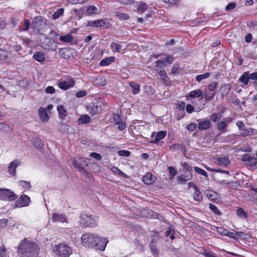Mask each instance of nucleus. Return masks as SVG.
<instances>
[{
  "label": "nucleus",
  "mask_w": 257,
  "mask_h": 257,
  "mask_svg": "<svg viewBox=\"0 0 257 257\" xmlns=\"http://www.w3.org/2000/svg\"><path fill=\"white\" fill-rule=\"evenodd\" d=\"M39 248L37 244L27 239H24L19 245L18 251L20 253L29 257L38 254Z\"/></svg>",
  "instance_id": "f257e3e1"
},
{
  "label": "nucleus",
  "mask_w": 257,
  "mask_h": 257,
  "mask_svg": "<svg viewBox=\"0 0 257 257\" xmlns=\"http://www.w3.org/2000/svg\"><path fill=\"white\" fill-rule=\"evenodd\" d=\"M98 218L95 215L82 214L80 216V224L83 227H93L97 225Z\"/></svg>",
  "instance_id": "f03ea898"
},
{
  "label": "nucleus",
  "mask_w": 257,
  "mask_h": 257,
  "mask_svg": "<svg viewBox=\"0 0 257 257\" xmlns=\"http://www.w3.org/2000/svg\"><path fill=\"white\" fill-rule=\"evenodd\" d=\"M239 81L244 85L252 84L254 87L257 86V72L249 73V72H244L239 78Z\"/></svg>",
  "instance_id": "7ed1b4c3"
},
{
  "label": "nucleus",
  "mask_w": 257,
  "mask_h": 257,
  "mask_svg": "<svg viewBox=\"0 0 257 257\" xmlns=\"http://www.w3.org/2000/svg\"><path fill=\"white\" fill-rule=\"evenodd\" d=\"M53 250L58 257H69L72 253L71 247L63 243L54 245Z\"/></svg>",
  "instance_id": "20e7f679"
},
{
  "label": "nucleus",
  "mask_w": 257,
  "mask_h": 257,
  "mask_svg": "<svg viewBox=\"0 0 257 257\" xmlns=\"http://www.w3.org/2000/svg\"><path fill=\"white\" fill-rule=\"evenodd\" d=\"M96 235L90 233H85L82 234L81 236V243L86 247H93L95 245V241Z\"/></svg>",
  "instance_id": "39448f33"
},
{
  "label": "nucleus",
  "mask_w": 257,
  "mask_h": 257,
  "mask_svg": "<svg viewBox=\"0 0 257 257\" xmlns=\"http://www.w3.org/2000/svg\"><path fill=\"white\" fill-rule=\"evenodd\" d=\"M16 198V195L9 189H0V200L13 201Z\"/></svg>",
  "instance_id": "423d86ee"
},
{
  "label": "nucleus",
  "mask_w": 257,
  "mask_h": 257,
  "mask_svg": "<svg viewBox=\"0 0 257 257\" xmlns=\"http://www.w3.org/2000/svg\"><path fill=\"white\" fill-rule=\"evenodd\" d=\"M94 240L96 244L94 245L93 247H95L97 249L100 250H104L105 249L106 244L108 242L106 238L100 237L96 235Z\"/></svg>",
  "instance_id": "0eeeda50"
},
{
  "label": "nucleus",
  "mask_w": 257,
  "mask_h": 257,
  "mask_svg": "<svg viewBox=\"0 0 257 257\" xmlns=\"http://www.w3.org/2000/svg\"><path fill=\"white\" fill-rule=\"evenodd\" d=\"M243 162H246L250 166H254L257 164V152L255 156H250L249 154H245L242 158Z\"/></svg>",
  "instance_id": "6e6552de"
},
{
  "label": "nucleus",
  "mask_w": 257,
  "mask_h": 257,
  "mask_svg": "<svg viewBox=\"0 0 257 257\" xmlns=\"http://www.w3.org/2000/svg\"><path fill=\"white\" fill-rule=\"evenodd\" d=\"M82 158H78L77 159H75L72 161V164L74 168H76L79 171L81 172L82 174H86L87 171L83 167V165H82L81 161Z\"/></svg>",
  "instance_id": "1a4fd4ad"
},
{
  "label": "nucleus",
  "mask_w": 257,
  "mask_h": 257,
  "mask_svg": "<svg viewBox=\"0 0 257 257\" xmlns=\"http://www.w3.org/2000/svg\"><path fill=\"white\" fill-rule=\"evenodd\" d=\"M192 175L190 172L184 171V174L178 176L177 178L178 182L180 184H183L192 179Z\"/></svg>",
  "instance_id": "9d476101"
},
{
  "label": "nucleus",
  "mask_w": 257,
  "mask_h": 257,
  "mask_svg": "<svg viewBox=\"0 0 257 257\" xmlns=\"http://www.w3.org/2000/svg\"><path fill=\"white\" fill-rule=\"evenodd\" d=\"M52 219L54 222H67V219L63 214L54 213L52 215Z\"/></svg>",
  "instance_id": "9b49d317"
},
{
  "label": "nucleus",
  "mask_w": 257,
  "mask_h": 257,
  "mask_svg": "<svg viewBox=\"0 0 257 257\" xmlns=\"http://www.w3.org/2000/svg\"><path fill=\"white\" fill-rule=\"evenodd\" d=\"M20 164V162L18 160H14L10 163L8 166V171L9 173L14 176L16 175V169Z\"/></svg>",
  "instance_id": "f8f14e48"
},
{
  "label": "nucleus",
  "mask_w": 257,
  "mask_h": 257,
  "mask_svg": "<svg viewBox=\"0 0 257 257\" xmlns=\"http://www.w3.org/2000/svg\"><path fill=\"white\" fill-rule=\"evenodd\" d=\"M143 181L147 185L152 184L156 180V177L150 173H147L142 178Z\"/></svg>",
  "instance_id": "ddd939ff"
},
{
  "label": "nucleus",
  "mask_w": 257,
  "mask_h": 257,
  "mask_svg": "<svg viewBox=\"0 0 257 257\" xmlns=\"http://www.w3.org/2000/svg\"><path fill=\"white\" fill-rule=\"evenodd\" d=\"M74 85V81L72 80H69L68 81H63L59 83V87L63 90H67L69 88L73 87Z\"/></svg>",
  "instance_id": "4468645a"
},
{
  "label": "nucleus",
  "mask_w": 257,
  "mask_h": 257,
  "mask_svg": "<svg viewBox=\"0 0 257 257\" xmlns=\"http://www.w3.org/2000/svg\"><path fill=\"white\" fill-rule=\"evenodd\" d=\"M231 119L229 117H227L224 119L223 121L219 122L217 124V128L220 131H225L227 127V124L231 122Z\"/></svg>",
  "instance_id": "2eb2a0df"
},
{
  "label": "nucleus",
  "mask_w": 257,
  "mask_h": 257,
  "mask_svg": "<svg viewBox=\"0 0 257 257\" xmlns=\"http://www.w3.org/2000/svg\"><path fill=\"white\" fill-rule=\"evenodd\" d=\"M30 201V197L26 195H23L18 200V202L20 204V207L28 206Z\"/></svg>",
  "instance_id": "dca6fc26"
},
{
  "label": "nucleus",
  "mask_w": 257,
  "mask_h": 257,
  "mask_svg": "<svg viewBox=\"0 0 257 257\" xmlns=\"http://www.w3.org/2000/svg\"><path fill=\"white\" fill-rule=\"evenodd\" d=\"M88 25L89 26H93L96 27H103L105 25V22L104 20H96L93 21H90L88 23Z\"/></svg>",
  "instance_id": "f3484780"
},
{
  "label": "nucleus",
  "mask_w": 257,
  "mask_h": 257,
  "mask_svg": "<svg viewBox=\"0 0 257 257\" xmlns=\"http://www.w3.org/2000/svg\"><path fill=\"white\" fill-rule=\"evenodd\" d=\"M39 114L40 119L43 121H47L49 118V117L46 112V109L42 107L39 108Z\"/></svg>",
  "instance_id": "a211bd4d"
},
{
  "label": "nucleus",
  "mask_w": 257,
  "mask_h": 257,
  "mask_svg": "<svg viewBox=\"0 0 257 257\" xmlns=\"http://www.w3.org/2000/svg\"><path fill=\"white\" fill-rule=\"evenodd\" d=\"M42 17L41 16H38L35 17L31 24V27L35 29H38L40 25L42 23Z\"/></svg>",
  "instance_id": "6ab92c4d"
},
{
  "label": "nucleus",
  "mask_w": 257,
  "mask_h": 257,
  "mask_svg": "<svg viewBox=\"0 0 257 257\" xmlns=\"http://www.w3.org/2000/svg\"><path fill=\"white\" fill-rule=\"evenodd\" d=\"M31 142L33 146L38 149H40L43 147L42 140L38 137L33 138Z\"/></svg>",
  "instance_id": "aec40b11"
},
{
  "label": "nucleus",
  "mask_w": 257,
  "mask_h": 257,
  "mask_svg": "<svg viewBox=\"0 0 257 257\" xmlns=\"http://www.w3.org/2000/svg\"><path fill=\"white\" fill-rule=\"evenodd\" d=\"M210 121L209 120H204L200 122L198 124V128L200 130H205L210 126Z\"/></svg>",
  "instance_id": "412c9836"
},
{
  "label": "nucleus",
  "mask_w": 257,
  "mask_h": 257,
  "mask_svg": "<svg viewBox=\"0 0 257 257\" xmlns=\"http://www.w3.org/2000/svg\"><path fill=\"white\" fill-rule=\"evenodd\" d=\"M114 57H109L102 59L99 63V65L101 66H107L114 60Z\"/></svg>",
  "instance_id": "4be33fe9"
},
{
  "label": "nucleus",
  "mask_w": 257,
  "mask_h": 257,
  "mask_svg": "<svg viewBox=\"0 0 257 257\" xmlns=\"http://www.w3.org/2000/svg\"><path fill=\"white\" fill-rule=\"evenodd\" d=\"M99 11L98 8L94 6H89L86 10V13L89 15L97 14L99 13Z\"/></svg>",
  "instance_id": "5701e85b"
},
{
  "label": "nucleus",
  "mask_w": 257,
  "mask_h": 257,
  "mask_svg": "<svg viewBox=\"0 0 257 257\" xmlns=\"http://www.w3.org/2000/svg\"><path fill=\"white\" fill-rule=\"evenodd\" d=\"M204 94L205 100L206 101L212 100L215 95V92H211L207 90V89L204 90Z\"/></svg>",
  "instance_id": "b1692460"
},
{
  "label": "nucleus",
  "mask_w": 257,
  "mask_h": 257,
  "mask_svg": "<svg viewBox=\"0 0 257 257\" xmlns=\"http://www.w3.org/2000/svg\"><path fill=\"white\" fill-rule=\"evenodd\" d=\"M34 58L38 62H43L45 60V54L42 52H37L35 53Z\"/></svg>",
  "instance_id": "393cba45"
},
{
  "label": "nucleus",
  "mask_w": 257,
  "mask_h": 257,
  "mask_svg": "<svg viewBox=\"0 0 257 257\" xmlns=\"http://www.w3.org/2000/svg\"><path fill=\"white\" fill-rule=\"evenodd\" d=\"M110 47L113 52L119 53L120 50L122 48V46L119 44L115 42H112L110 44Z\"/></svg>",
  "instance_id": "a878e982"
},
{
  "label": "nucleus",
  "mask_w": 257,
  "mask_h": 257,
  "mask_svg": "<svg viewBox=\"0 0 257 257\" xmlns=\"http://www.w3.org/2000/svg\"><path fill=\"white\" fill-rule=\"evenodd\" d=\"M130 85L132 88V92L134 94H138L140 91V85L134 82L130 83Z\"/></svg>",
  "instance_id": "bb28decb"
},
{
  "label": "nucleus",
  "mask_w": 257,
  "mask_h": 257,
  "mask_svg": "<svg viewBox=\"0 0 257 257\" xmlns=\"http://www.w3.org/2000/svg\"><path fill=\"white\" fill-rule=\"evenodd\" d=\"M99 102H96L94 104H93L91 106V109L90 110V113L92 115H94L96 114L98 110H99V107L100 106Z\"/></svg>",
  "instance_id": "cd10ccee"
},
{
  "label": "nucleus",
  "mask_w": 257,
  "mask_h": 257,
  "mask_svg": "<svg viewBox=\"0 0 257 257\" xmlns=\"http://www.w3.org/2000/svg\"><path fill=\"white\" fill-rule=\"evenodd\" d=\"M148 8L149 6L147 4L140 2L138 4L137 10L139 12L143 13L148 10Z\"/></svg>",
  "instance_id": "c85d7f7f"
},
{
  "label": "nucleus",
  "mask_w": 257,
  "mask_h": 257,
  "mask_svg": "<svg viewBox=\"0 0 257 257\" xmlns=\"http://www.w3.org/2000/svg\"><path fill=\"white\" fill-rule=\"evenodd\" d=\"M59 40L66 43H71L73 40V37L71 34L62 36L59 37Z\"/></svg>",
  "instance_id": "c756f323"
},
{
  "label": "nucleus",
  "mask_w": 257,
  "mask_h": 257,
  "mask_svg": "<svg viewBox=\"0 0 257 257\" xmlns=\"http://www.w3.org/2000/svg\"><path fill=\"white\" fill-rule=\"evenodd\" d=\"M231 87L229 84H224L220 89V92L223 95H226L228 93Z\"/></svg>",
  "instance_id": "7c9ffc66"
},
{
  "label": "nucleus",
  "mask_w": 257,
  "mask_h": 257,
  "mask_svg": "<svg viewBox=\"0 0 257 257\" xmlns=\"http://www.w3.org/2000/svg\"><path fill=\"white\" fill-rule=\"evenodd\" d=\"M202 91L200 89H196L191 91L189 96L191 98H196L202 96Z\"/></svg>",
  "instance_id": "2f4dec72"
},
{
  "label": "nucleus",
  "mask_w": 257,
  "mask_h": 257,
  "mask_svg": "<svg viewBox=\"0 0 257 257\" xmlns=\"http://www.w3.org/2000/svg\"><path fill=\"white\" fill-rule=\"evenodd\" d=\"M166 134L167 133L166 131H160L158 132L156 136L154 143H156L164 139L166 136Z\"/></svg>",
  "instance_id": "473e14b6"
},
{
  "label": "nucleus",
  "mask_w": 257,
  "mask_h": 257,
  "mask_svg": "<svg viewBox=\"0 0 257 257\" xmlns=\"http://www.w3.org/2000/svg\"><path fill=\"white\" fill-rule=\"evenodd\" d=\"M194 199L197 201H200L202 200V196L200 191L198 188L197 189H194V192L193 194Z\"/></svg>",
  "instance_id": "72a5a7b5"
},
{
  "label": "nucleus",
  "mask_w": 257,
  "mask_h": 257,
  "mask_svg": "<svg viewBox=\"0 0 257 257\" xmlns=\"http://www.w3.org/2000/svg\"><path fill=\"white\" fill-rule=\"evenodd\" d=\"M9 52L6 50L0 49V60H5L9 57Z\"/></svg>",
  "instance_id": "f704fd0d"
},
{
  "label": "nucleus",
  "mask_w": 257,
  "mask_h": 257,
  "mask_svg": "<svg viewBox=\"0 0 257 257\" xmlns=\"http://www.w3.org/2000/svg\"><path fill=\"white\" fill-rule=\"evenodd\" d=\"M115 16L120 20H128L130 18L127 14L122 13L118 12H115Z\"/></svg>",
  "instance_id": "c9c22d12"
},
{
  "label": "nucleus",
  "mask_w": 257,
  "mask_h": 257,
  "mask_svg": "<svg viewBox=\"0 0 257 257\" xmlns=\"http://www.w3.org/2000/svg\"><path fill=\"white\" fill-rule=\"evenodd\" d=\"M217 163L220 166H226L229 163V161L225 158H219L217 159Z\"/></svg>",
  "instance_id": "e433bc0d"
},
{
  "label": "nucleus",
  "mask_w": 257,
  "mask_h": 257,
  "mask_svg": "<svg viewBox=\"0 0 257 257\" xmlns=\"http://www.w3.org/2000/svg\"><path fill=\"white\" fill-rule=\"evenodd\" d=\"M69 52V49L66 48H61L59 50V54L61 56H62L64 58H68L69 55L67 54V53Z\"/></svg>",
  "instance_id": "4c0bfd02"
},
{
  "label": "nucleus",
  "mask_w": 257,
  "mask_h": 257,
  "mask_svg": "<svg viewBox=\"0 0 257 257\" xmlns=\"http://www.w3.org/2000/svg\"><path fill=\"white\" fill-rule=\"evenodd\" d=\"M209 207L211 210H212L215 214L217 215H221L222 214L221 212L217 208V207L212 204L210 203Z\"/></svg>",
  "instance_id": "58836bf2"
},
{
  "label": "nucleus",
  "mask_w": 257,
  "mask_h": 257,
  "mask_svg": "<svg viewBox=\"0 0 257 257\" xmlns=\"http://www.w3.org/2000/svg\"><path fill=\"white\" fill-rule=\"evenodd\" d=\"M237 215L241 218H246L247 217V213L241 208H238L236 211Z\"/></svg>",
  "instance_id": "ea45409f"
},
{
  "label": "nucleus",
  "mask_w": 257,
  "mask_h": 257,
  "mask_svg": "<svg viewBox=\"0 0 257 257\" xmlns=\"http://www.w3.org/2000/svg\"><path fill=\"white\" fill-rule=\"evenodd\" d=\"M63 13L64 9L62 8L59 9L53 14L52 16L53 19L54 20L58 19L61 15H63Z\"/></svg>",
  "instance_id": "a19ab883"
},
{
  "label": "nucleus",
  "mask_w": 257,
  "mask_h": 257,
  "mask_svg": "<svg viewBox=\"0 0 257 257\" xmlns=\"http://www.w3.org/2000/svg\"><path fill=\"white\" fill-rule=\"evenodd\" d=\"M90 118L88 115H82L79 118V122L81 123H86L89 121Z\"/></svg>",
  "instance_id": "79ce46f5"
},
{
  "label": "nucleus",
  "mask_w": 257,
  "mask_h": 257,
  "mask_svg": "<svg viewBox=\"0 0 257 257\" xmlns=\"http://www.w3.org/2000/svg\"><path fill=\"white\" fill-rule=\"evenodd\" d=\"M209 76H210V73L206 72L203 74H200V75H197L196 77V80L197 81L200 82L203 79L207 78L208 77H209Z\"/></svg>",
  "instance_id": "37998d69"
},
{
  "label": "nucleus",
  "mask_w": 257,
  "mask_h": 257,
  "mask_svg": "<svg viewBox=\"0 0 257 257\" xmlns=\"http://www.w3.org/2000/svg\"><path fill=\"white\" fill-rule=\"evenodd\" d=\"M217 85L218 83L217 82H212L208 84L207 90L211 92H214V90L216 88Z\"/></svg>",
  "instance_id": "c03bdc74"
},
{
  "label": "nucleus",
  "mask_w": 257,
  "mask_h": 257,
  "mask_svg": "<svg viewBox=\"0 0 257 257\" xmlns=\"http://www.w3.org/2000/svg\"><path fill=\"white\" fill-rule=\"evenodd\" d=\"M204 194L208 198L211 199H214L215 197V192L212 190H206Z\"/></svg>",
  "instance_id": "a18cd8bd"
},
{
  "label": "nucleus",
  "mask_w": 257,
  "mask_h": 257,
  "mask_svg": "<svg viewBox=\"0 0 257 257\" xmlns=\"http://www.w3.org/2000/svg\"><path fill=\"white\" fill-rule=\"evenodd\" d=\"M112 120L114 123L117 125L121 121V118L118 114L115 113L113 114Z\"/></svg>",
  "instance_id": "49530a36"
},
{
  "label": "nucleus",
  "mask_w": 257,
  "mask_h": 257,
  "mask_svg": "<svg viewBox=\"0 0 257 257\" xmlns=\"http://www.w3.org/2000/svg\"><path fill=\"white\" fill-rule=\"evenodd\" d=\"M19 184L20 186H22L24 189L28 190L29 189L31 186L30 182L25 181H20L19 182Z\"/></svg>",
  "instance_id": "de8ad7c7"
},
{
  "label": "nucleus",
  "mask_w": 257,
  "mask_h": 257,
  "mask_svg": "<svg viewBox=\"0 0 257 257\" xmlns=\"http://www.w3.org/2000/svg\"><path fill=\"white\" fill-rule=\"evenodd\" d=\"M194 169V171L197 173L202 175L203 176H204L206 177H207L208 176L207 173L205 170H204L199 167H195Z\"/></svg>",
  "instance_id": "09e8293b"
},
{
  "label": "nucleus",
  "mask_w": 257,
  "mask_h": 257,
  "mask_svg": "<svg viewBox=\"0 0 257 257\" xmlns=\"http://www.w3.org/2000/svg\"><path fill=\"white\" fill-rule=\"evenodd\" d=\"M169 172L170 174L171 179H172L176 176L177 171L174 167L170 166L168 168Z\"/></svg>",
  "instance_id": "8fccbe9b"
},
{
  "label": "nucleus",
  "mask_w": 257,
  "mask_h": 257,
  "mask_svg": "<svg viewBox=\"0 0 257 257\" xmlns=\"http://www.w3.org/2000/svg\"><path fill=\"white\" fill-rule=\"evenodd\" d=\"M167 55V57L165 58V59L164 60H163L164 61H165V66L167 64H172L174 61V58L172 56L168 55Z\"/></svg>",
  "instance_id": "3c124183"
},
{
  "label": "nucleus",
  "mask_w": 257,
  "mask_h": 257,
  "mask_svg": "<svg viewBox=\"0 0 257 257\" xmlns=\"http://www.w3.org/2000/svg\"><path fill=\"white\" fill-rule=\"evenodd\" d=\"M130 152L126 150H120L118 152V155L120 156L128 157L130 156Z\"/></svg>",
  "instance_id": "603ef678"
},
{
  "label": "nucleus",
  "mask_w": 257,
  "mask_h": 257,
  "mask_svg": "<svg viewBox=\"0 0 257 257\" xmlns=\"http://www.w3.org/2000/svg\"><path fill=\"white\" fill-rule=\"evenodd\" d=\"M90 156L97 161H100L102 159V157L99 154L95 152L90 153Z\"/></svg>",
  "instance_id": "864d4df0"
},
{
  "label": "nucleus",
  "mask_w": 257,
  "mask_h": 257,
  "mask_svg": "<svg viewBox=\"0 0 257 257\" xmlns=\"http://www.w3.org/2000/svg\"><path fill=\"white\" fill-rule=\"evenodd\" d=\"M111 171L115 173H116L117 174H119L121 176L125 177L126 176V174L124 173L123 172H121L118 168L115 167H113L111 168Z\"/></svg>",
  "instance_id": "5fc2aeb1"
},
{
  "label": "nucleus",
  "mask_w": 257,
  "mask_h": 257,
  "mask_svg": "<svg viewBox=\"0 0 257 257\" xmlns=\"http://www.w3.org/2000/svg\"><path fill=\"white\" fill-rule=\"evenodd\" d=\"M10 129V126L4 122H0V130L3 131H8Z\"/></svg>",
  "instance_id": "6e6d98bb"
},
{
  "label": "nucleus",
  "mask_w": 257,
  "mask_h": 257,
  "mask_svg": "<svg viewBox=\"0 0 257 257\" xmlns=\"http://www.w3.org/2000/svg\"><path fill=\"white\" fill-rule=\"evenodd\" d=\"M236 7V4L234 2L229 3L225 8L226 11H230L234 9Z\"/></svg>",
  "instance_id": "4d7b16f0"
},
{
  "label": "nucleus",
  "mask_w": 257,
  "mask_h": 257,
  "mask_svg": "<svg viewBox=\"0 0 257 257\" xmlns=\"http://www.w3.org/2000/svg\"><path fill=\"white\" fill-rule=\"evenodd\" d=\"M197 127V125L194 123H190L187 126V130L189 131L193 132L195 130Z\"/></svg>",
  "instance_id": "13d9d810"
},
{
  "label": "nucleus",
  "mask_w": 257,
  "mask_h": 257,
  "mask_svg": "<svg viewBox=\"0 0 257 257\" xmlns=\"http://www.w3.org/2000/svg\"><path fill=\"white\" fill-rule=\"evenodd\" d=\"M156 70L161 77L167 75L165 69L162 67L158 68Z\"/></svg>",
  "instance_id": "bf43d9fd"
},
{
  "label": "nucleus",
  "mask_w": 257,
  "mask_h": 257,
  "mask_svg": "<svg viewBox=\"0 0 257 257\" xmlns=\"http://www.w3.org/2000/svg\"><path fill=\"white\" fill-rule=\"evenodd\" d=\"M57 110L58 113L61 115H65L66 112V109L62 105L58 106L57 107Z\"/></svg>",
  "instance_id": "052dcab7"
},
{
  "label": "nucleus",
  "mask_w": 257,
  "mask_h": 257,
  "mask_svg": "<svg viewBox=\"0 0 257 257\" xmlns=\"http://www.w3.org/2000/svg\"><path fill=\"white\" fill-rule=\"evenodd\" d=\"M45 91L47 93L52 94L55 92V89L53 86H49L46 87Z\"/></svg>",
  "instance_id": "680f3d73"
},
{
  "label": "nucleus",
  "mask_w": 257,
  "mask_h": 257,
  "mask_svg": "<svg viewBox=\"0 0 257 257\" xmlns=\"http://www.w3.org/2000/svg\"><path fill=\"white\" fill-rule=\"evenodd\" d=\"M86 95V92L85 90H80L76 93V96L78 98L82 97Z\"/></svg>",
  "instance_id": "e2e57ef3"
},
{
  "label": "nucleus",
  "mask_w": 257,
  "mask_h": 257,
  "mask_svg": "<svg viewBox=\"0 0 257 257\" xmlns=\"http://www.w3.org/2000/svg\"><path fill=\"white\" fill-rule=\"evenodd\" d=\"M155 66L156 67L160 68V66L163 65L164 66H165V61H164L163 60H158L156 61H155Z\"/></svg>",
  "instance_id": "0e129e2a"
},
{
  "label": "nucleus",
  "mask_w": 257,
  "mask_h": 257,
  "mask_svg": "<svg viewBox=\"0 0 257 257\" xmlns=\"http://www.w3.org/2000/svg\"><path fill=\"white\" fill-rule=\"evenodd\" d=\"M219 116L220 114L219 113H214L211 115L210 119L212 121L215 122L217 121Z\"/></svg>",
  "instance_id": "69168bd1"
},
{
  "label": "nucleus",
  "mask_w": 257,
  "mask_h": 257,
  "mask_svg": "<svg viewBox=\"0 0 257 257\" xmlns=\"http://www.w3.org/2000/svg\"><path fill=\"white\" fill-rule=\"evenodd\" d=\"M186 110L188 113H190L194 111V108L193 105L189 104L186 105Z\"/></svg>",
  "instance_id": "338daca9"
},
{
  "label": "nucleus",
  "mask_w": 257,
  "mask_h": 257,
  "mask_svg": "<svg viewBox=\"0 0 257 257\" xmlns=\"http://www.w3.org/2000/svg\"><path fill=\"white\" fill-rule=\"evenodd\" d=\"M7 255L5 247H2L0 248V257H6Z\"/></svg>",
  "instance_id": "774afa93"
}]
</instances>
